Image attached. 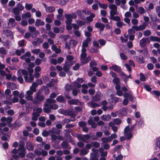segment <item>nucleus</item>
<instances>
[{"instance_id":"nucleus-1","label":"nucleus","mask_w":160,"mask_h":160,"mask_svg":"<svg viewBox=\"0 0 160 160\" xmlns=\"http://www.w3.org/2000/svg\"><path fill=\"white\" fill-rule=\"evenodd\" d=\"M122 148V146L118 145L113 149V157L116 160H122L123 158L121 154L120 151Z\"/></svg>"},{"instance_id":"nucleus-2","label":"nucleus","mask_w":160,"mask_h":160,"mask_svg":"<svg viewBox=\"0 0 160 160\" xmlns=\"http://www.w3.org/2000/svg\"><path fill=\"white\" fill-rule=\"evenodd\" d=\"M124 135L127 139H130L132 137V131L130 130L129 126H126L124 128Z\"/></svg>"},{"instance_id":"nucleus-3","label":"nucleus","mask_w":160,"mask_h":160,"mask_svg":"<svg viewBox=\"0 0 160 160\" xmlns=\"http://www.w3.org/2000/svg\"><path fill=\"white\" fill-rule=\"evenodd\" d=\"M87 54L86 52H82L81 54V61L82 63L85 64L88 63L91 59V57L88 56L87 58H86Z\"/></svg>"},{"instance_id":"nucleus-4","label":"nucleus","mask_w":160,"mask_h":160,"mask_svg":"<svg viewBox=\"0 0 160 160\" xmlns=\"http://www.w3.org/2000/svg\"><path fill=\"white\" fill-rule=\"evenodd\" d=\"M91 39L90 38H87L84 40L82 43V52H86V48L88 46V43L91 41Z\"/></svg>"},{"instance_id":"nucleus-5","label":"nucleus","mask_w":160,"mask_h":160,"mask_svg":"<svg viewBox=\"0 0 160 160\" xmlns=\"http://www.w3.org/2000/svg\"><path fill=\"white\" fill-rule=\"evenodd\" d=\"M18 151H19L18 154L20 157L22 158L25 157L26 154L25 149L23 144L20 145L19 148H18Z\"/></svg>"},{"instance_id":"nucleus-6","label":"nucleus","mask_w":160,"mask_h":160,"mask_svg":"<svg viewBox=\"0 0 160 160\" xmlns=\"http://www.w3.org/2000/svg\"><path fill=\"white\" fill-rule=\"evenodd\" d=\"M108 7L111 9L110 11V15H117V6L113 4H110L109 5Z\"/></svg>"},{"instance_id":"nucleus-7","label":"nucleus","mask_w":160,"mask_h":160,"mask_svg":"<svg viewBox=\"0 0 160 160\" xmlns=\"http://www.w3.org/2000/svg\"><path fill=\"white\" fill-rule=\"evenodd\" d=\"M78 138L79 140H82L85 142H87L90 137L88 135H79L78 136Z\"/></svg>"},{"instance_id":"nucleus-8","label":"nucleus","mask_w":160,"mask_h":160,"mask_svg":"<svg viewBox=\"0 0 160 160\" xmlns=\"http://www.w3.org/2000/svg\"><path fill=\"white\" fill-rule=\"evenodd\" d=\"M109 102L110 103H116L119 102H121L122 99L119 98L117 97H112L109 99Z\"/></svg>"},{"instance_id":"nucleus-9","label":"nucleus","mask_w":160,"mask_h":160,"mask_svg":"<svg viewBox=\"0 0 160 160\" xmlns=\"http://www.w3.org/2000/svg\"><path fill=\"white\" fill-rule=\"evenodd\" d=\"M17 23L15 22V20L13 18H10L8 22V27H13L16 26Z\"/></svg>"},{"instance_id":"nucleus-10","label":"nucleus","mask_w":160,"mask_h":160,"mask_svg":"<svg viewBox=\"0 0 160 160\" xmlns=\"http://www.w3.org/2000/svg\"><path fill=\"white\" fill-rule=\"evenodd\" d=\"M33 93L32 92L28 90L26 92V94L25 95V98L28 100L32 101V95Z\"/></svg>"},{"instance_id":"nucleus-11","label":"nucleus","mask_w":160,"mask_h":160,"mask_svg":"<svg viewBox=\"0 0 160 160\" xmlns=\"http://www.w3.org/2000/svg\"><path fill=\"white\" fill-rule=\"evenodd\" d=\"M127 109L125 108H123L121 110L118 111L117 112V114L119 116H122L126 115L127 114Z\"/></svg>"},{"instance_id":"nucleus-12","label":"nucleus","mask_w":160,"mask_h":160,"mask_svg":"<svg viewBox=\"0 0 160 160\" xmlns=\"http://www.w3.org/2000/svg\"><path fill=\"white\" fill-rule=\"evenodd\" d=\"M45 8L46 12L48 13H51L53 12L55 10V8L54 7L52 6H47L45 3L43 4Z\"/></svg>"},{"instance_id":"nucleus-13","label":"nucleus","mask_w":160,"mask_h":160,"mask_svg":"<svg viewBox=\"0 0 160 160\" xmlns=\"http://www.w3.org/2000/svg\"><path fill=\"white\" fill-rule=\"evenodd\" d=\"M45 24L44 21L39 19H37L36 20L35 22V26L36 27H38L40 26H43Z\"/></svg>"},{"instance_id":"nucleus-14","label":"nucleus","mask_w":160,"mask_h":160,"mask_svg":"<svg viewBox=\"0 0 160 160\" xmlns=\"http://www.w3.org/2000/svg\"><path fill=\"white\" fill-rule=\"evenodd\" d=\"M87 15L90 14V16L87 18L88 21L89 22H92L93 20L92 18L95 17V14L93 13H91L89 11H87Z\"/></svg>"},{"instance_id":"nucleus-15","label":"nucleus","mask_w":160,"mask_h":160,"mask_svg":"<svg viewBox=\"0 0 160 160\" xmlns=\"http://www.w3.org/2000/svg\"><path fill=\"white\" fill-rule=\"evenodd\" d=\"M76 80L77 82H75V87L80 88L81 86L80 83H82L83 82V80L82 78H78Z\"/></svg>"},{"instance_id":"nucleus-16","label":"nucleus","mask_w":160,"mask_h":160,"mask_svg":"<svg viewBox=\"0 0 160 160\" xmlns=\"http://www.w3.org/2000/svg\"><path fill=\"white\" fill-rule=\"evenodd\" d=\"M108 125L112 127V129L114 132H116L118 131V128L117 126H115L114 123L112 122H110L108 123Z\"/></svg>"},{"instance_id":"nucleus-17","label":"nucleus","mask_w":160,"mask_h":160,"mask_svg":"<svg viewBox=\"0 0 160 160\" xmlns=\"http://www.w3.org/2000/svg\"><path fill=\"white\" fill-rule=\"evenodd\" d=\"M65 17L67 19V20L66 22V23H71L72 20V18L71 17L70 14H66L65 15Z\"/></svg>"},{"instance_id":"nucleus-18","label":"nucleus","mask_w":160,"mask_h":160,"mask_svg":"<svg viewBox=\"0 0 160 160\" xmlns=\"http://www.w3.org/2000/svg\"><path fill=\"white\" fill-rule=\"evenodd\" d=\"M25 80L26 82H32L34 79V77L32 74H30L29 76V79H28V77L27 76H25L24 77Z\"/></svg>"},{"instance_id":"nucleus-19","label":"nucleus","mask_w":160,"mask_h":160,"mask_svg":"<svg viewBox=\"0 0 160 160\" xmlns=\"http://www.w3.org/2000/svg\"><path fill=\"white\" fill-rule=\"evenodd\" d=\"M101 118L103 120L108 121L110 120L111 116L109 114L103 115L101 116Z\"/></svg>"},{"instance_id":"nucleus-20","label":"nucleus","mask_w":160,"mask_h":160,"mask_svg":"<svg viewBox=\"0 0 160 160\" xmlns=\"http://www.w3.org/2000/svg\"><path fill=\"white\" fill-rule=\"evenodd\" d=\"M95 27L96 28H99L100 31L103 30L105 28L104 25L100 23H96L95 24Z\"/></svg>"},{"instance_id":"nucleus-21","label":"nucleus","mask_w":160,"mask_h":160,"mask_svg":"<svg viewBox=\"0 0 160 160\" xmlns=\"http://www.w3.org/2000/svg\"><path fill=\"white\" fill-rule=\"evenodd\" d=\"M110 69H112L117 72H119L121 71L120 68L117 65H114L109 67Z\"/></svg>"},{"instance_id":"nucleus-22","label":"nucleus","mask_w":160,"mask_h":160,"mask_svg":"<svg viewBox=\"0 0 160 160\" xmlns=\"http://www.w3.org/2000/svg\"><path fill=\"white\" fill-rule=\"evenodd\" d=\"M43 40L41 38H36L34 40V41L32 42V44L35 45L37 44H39L42 43Z\"/></svg>"},{"instance_id":"nucleus-23","label":"nucleus","mask_w":160,"mask_h":160,"mask_svg":"<svg viewBox=\"0 0 160 160\" xmlns=\"http://www.w3.org/2000/svg\"><path fill=\"white\" fill-rule=\"evenodd\" d=\"M68 102L70 104H78L80 102L78 99H72L68 101Z\"/></svg>"},{"instance_id":"nucleus-24","label":"nucleus","mask_w":160,"mask_h":160,"mask_svg":"<svg viewBox=\"0 0 160 160\" xmlns=\"http://www.w3.org/2000/svg\"><path fill=\"white\" fill-rule=\"evenodd\" d=\"M31 17V15L30 13L28 12L25 14H23L22 15V18L23 19H27V18H29Z\"/></svg>"},{"instance_id":"nucleus-25","label":"nucleus","mask_w":160,"mask_h":160,"mask_svg":"<svg viewBox=\"0 0 160 160\" xmlns=\"http://www.w3.org/2000/svg\"><path fill=\"white\" fill-rule=\"evenodd\" d=\"M88 106L91 108H94L96 107H99V105L95 102H91L88 103Z\"/></svg>"},{"instance_id":"nucleus-26","label":"nucleus","mask_w":160,"mask_h":160,"mask_svg":"<svg viewBox=\"0 0 160 160\" xmlns=\"http://www.w3.org/2000/svg\"><path fill=\"white\" fill-rule=\"evenodd\" d=\"M88 122L89 124L91 125L92 128H95L97 126V124L92 120V119H90L88 120Z\"/></svg>"},{"instance_id":"nucleus-27","label":"nucleus","mask_w":160,"mask_h":160,"mask_svg":"<svg viewBox=\"0 0 160 160\" xmlns=\"http://www.w3.org/2000/svg\"><path fill=\"white\" fill-rule=\"evenodd\" d=\"M101 140L104 143H107L111 142V139H110L109 137L107 138L103 137L101 138Z\"/></svg>"},{"instance_id":"nucleus-28","label":"nucleus","mask_w":160,"mask_h":160,"mask_svg":"<svg viewBox=\"0 0 160 160\" xmlns=\"http://www.w3.org/2000/svg\"><path fill=\"white\" fill-rule=\"evenodd\" d=\"M3 34L5 36H9L12 34V32L8 30H5L3 31Z\"/></svg>"},{"instance_id":"nucleus-29","label":"nucleus","mask_w":160,"mask_h":160,"mask_svg":"<svg viewBox=\"0 0 160 160\" xmlns=\"http://www.w3.org/2000/svg\"><path fill=\"white\" fill-rule=\"evenodd\" d=\"M127 0H115L116 4L118 6L120 5L121 3L124 4L126 3Z\"/></svg>"},{"instance_id":"nucleus-30","label":"nucleus","mask_w":160,"mask_h":160,"mask_svg":"<svg viewBox=\"0 0 160 160\" xmlns=\"http://www.w3.org/2000/svg\"><path fill=\"white\" fill-rule=\"evenodd\" d=\"M101 95V93L98 92V93H97L95 96L93 97V99L94 101H98L100 99Z\"/></svg>"},{"instance_id":"nucleus-31","label":"nucleus","mask_w":160,"mask_h":160,"mask_svg":"<svg viewBox=\"0 0 160 160\" xmlns=\"http://www.w3.org/2000/svg\"><path fill=\"white\" fill-rule=\"evenodd\" d=\"M114 15H111L110 16V18L113 20L118 21L120 20V18L118 16H114Z\"/></svg>"},{"instance_id":"nucleus-32","label":"nucleus","mask_w":160,"mask_h":160,"mask_svg":"<svg viewBox=\"0 0 160 160\" xmlns=\"http://www.w3.org/2000/svg\"><path fill=\"white\" fill-rule=\"evenodd\" d=\"M27 149L30 151L33 150V145L31 143L28 142L27 143Z\"/></svg>"},{"instance_id":"nucleus-33","label":"nucleus","mask_w":160,"mask_h":160,"mask_svg":"<svg viewBox=\"0 0 160 160\" xmlns=\"http://www.w3.org/2000/svg\"><path fill=\"white\" fill-rule=\"evenodd\" d=\"M150 39L152 41H157L160 42V38L157 37L152 36L150 37Z\"/></svg>"},{"instance_id":"nucleus-34","label":"nucleus","mask_w":160,"mask_h":160,"mask_svg":"<svg viewBox=\"0 0 160 160\" xmlns=\"http://www.w3.org/2000/svg\"><path fill=\"white\" fill-rule=\"evenodd\" d=\"M90 160H98V158L96 154L93 153H91Z\"/></svg>"},{"instance_id":"nucleus-35","label":"nucleus","mask_w":160,"mask_h":160,"mask_svg":"<svg viewBox=\"0 0 160 160\" xmlns=\"http://www.w3.org/2000/svg\"><path fill=\"white\" fill-rule=\"evenodd\" d=\"M147 39L146 38H142L140 42V45L142 47H144L146 44Z\"/></svg>"},{"instance_id":"nucleus-36","label":"nucleus","mask_w":160,"mask_h":160,"mask_svg":"<svg viewBox=\"0 0 160 160\" xmlns=\"http://www.w3.org/2000/svg\"><path fill=\"white\" fill-rule=\"evenodd\" d=\"M28 29L31 32H33L35 31L36 34H38L39 33V32L38 31H36V28L34 27L29 26Z\"/></svg>"},{"instance_id":"nucleus-37","label":"nucleus","mask_w":160,"mask_h":160,"mask_svg":"<svg viewBox=\"0 0 160 160\" xmlns=\"http://www.w3.org/2000/svg\"><path fill=\"white\" fill-rule=\"evenodd\" d=\"M25 7L26 9L28 10H30L33 7V5L31 3H26Z\"/></svg>"},{"instance_id":"nucleus-38","label":"nucleus","mask_w":160,"mask_h":160,"mask_svg":"<svg viewBox=\"0 0 160 160\" xmlns=\"http://www.w3.org/2000/svg\"><path fill=\"white\" fill-rule=\"evenodd\" d=\"M113 123H114V125H119L122 122L118 118H117L115 119H114L113 120Z\"/></svg>"},{"instance_id":"nucleus-39","label":"nucleus","mask_w":160,"mask_h":160,"mask_svg":"<svg viewBox=\"0 0 160 160\" xmlns=\"http://www.w3.org/2000/svg\"><path fill=\"white\" fill-rule=\"evenodd\" d=\"M137 11L140 14H143L145 12V10L143 8L140 7L137 9Z\"/></svg>"},{"instance_id":"nucleus-40","label":"nucleus","mask_w":160,"mask_h":160,"mask_svg":"<svg viewBox=\"0 0 160 160\" xmlns=\"http://www.w3.org/2000/svg\"><path fill=\"white\" fill-rule=\"evenodd\" d=\"M7 84L8 87L12 89L16 88L15 85L12 83L9 82Z\"/></svg>"},{"instance_id":"nucleus-41","label":"nucleus","mask_w":160,"mask_h":160,"mask_svg":"<svg viewBox=\"0 0 160 160\" xmlns=\"http://www.w3.org/2000/svg\"><path fill=\"white\" fill-rule=\"evenodd\" d=\"M25 51L23 48H22L20 50H17L16 51V53L18 56L20 55L22 53H23Z\"/></svg>"},{"instance_id":"nucleus-42","label":"nucleus","mask_w":160,"mask_h":160,"mask_svg":"<svg viewBox=\"0 0 160 160\" xmlns=\"http://www.w3.org/2000/svg\"><path fill=\"white\" fill-rule=\"evenodd\" d=\"M20 10L17 7L14 8L13 9V12L15 14L18 15L20 13Z\"/></svg>"},{"instance_id":"nucleus-43","label":"nucleus","mask_w":160,"mask_h":160,"mask_svg":"<svg viewBox=\"0 0 160 160\" xmlns=\"http://www.w3.org/2000/svg\"><path fill=\"white\" fill-rule=\"evenodd\" d=\"M39 115V114L35 112H34L33 113V117L32 118V119L34 121H36Z\"/></svg>"},{"instance_id":"nucleus-44","label":"nucleus","mask_w":160,"mask_h":160,"mask_svg":"<svg viewBox=\"0 0 160 160\" xmlns=\"http://www.w3.org/2000/svg\"><path fill=\"white\" fill-rule=\"evenodd\" d=\"M68 1V0H58V3L62 5H63L65 4Z\"/></svg>"},{"instance_id":"nucleus-45","label":"nucleus","mask_w":160,"mask_h":160,"mask_svg":"<svg viewBox=\"0 0 160 160\" xmlns=\"http://www.w3.org/2000/svg\"><path fill=\"white\" fill-rule=\"evenodd\" d=\"M16 7L18 8L20 11H22L24 9V6L20 3L17 4Z\"/></svg>"},{"instance_id":"nucleus-46","label":"nucleus","mask_w":160,"mask_h":160,"mask_svg":"<svg viewBox=\"0 0 160 160\" xmlns=\"http://www.w3.org/2000/svg\"><path fill=\"white\" fill-rule=\"evenodd\" d=\"M72 86L69 84L66 85L65 86V90L66 92H68V91L71 90L72 89Z\"/></svg>"},{"instance_id":"nucleus-47","label":"nucleus","mask_w":160,"mask_h":160,"mask_svg":"<svg viewBox=\"0 0 160 160\" xmlns=\"http://www.w3.org/2000/svg\"><path fill=\"white\" fill-rule=\"evenodd\" d=\"M77 42L73 40H71L70 42V46L71 47H73L76 45Z\"/></svg>"},{"instance_id":"nucleus-48","label":"nucleus","mask_w":160,"mask_h":160,"mask_svg":"<svg viewBox=\"0 0 160 160\" xmlns=\"http://www.w3.org/2000/svg\"><path fill=\"white\" fill-rule=\"evenodd\" d=\"M89 152V150L85 149H82L80 151V154L85 155L87 154Z\"/></svg>"},{"instance_id":"nucleus-49","label":"nucleus","mask_w":160,"mask_h":160,"mask_svg":"<svg viewBox=\"0 0 160 160\" xmlns=\"http://www.w3.org/2000/svg\"><path fill=\"white\" fill-rule=\"evenodd\" d=\"M56 100L58 102H62L64 101V98L63 97L60 96L57 97Z\"/></svg>"},{"instance_id":"nucleus-50","label":"nucleus","mask_w":160,"mask_h":160,"mask_svg":"<svg viewBox=\"0 0 160 160\" xmlns=\"http://www.w3.org/2000/svg\"><path fill=\"white\" fill-rule=\"evenodd\" d=\"M21 58L24 60L26 62L28 63L29 62L31 61V60L30 58L28 57L27 58L25 57V56H22L21 57Z\"/></svg>"},{"instance_id":"nucleus-51","label":"nucleus","mask_w":160,"mask_h":160,"mask_svg":"<svg viewBox=\"0 0 160 160\" xmlns=\"http://www.w3.org/2000/svg\"><path fill=\"white\" fill-rule=\"evenodd\" d=\"M92 147H94L96 148H98L100 146V144L98 142H91Z\"/></svg>"},{"instance_id":"nucleus-52","label":"nucleus","mask_w":160,"mask_h":160,"mask_svg":"<svg viewBox=\"0 0 160 160\" xmlns=\"http://www.w3.org/2000/svg\"><path fill=\"white\" fill-rule=\"evenodd\" d=\"M67 63V62H66V63L64 64V66L63 67V69L65 72H68L69 70V67Z\"/></svg>"},{"instance_id":"nucleus-53","label":"nucleus","mask_w":160,"mask_h":160,"mask_svg":"<svg viewBox=\"0 0 160 160\" xmlns=\"http://www.w3.org/2000/svg\"><path fill=\"white\" fill-rule=\"evenodd\" d=\"M151 93L154 94L157 97H159L160 96V92L158 90H154L152 91Z\"/></svg>"},{"instance_id":"nucleus-54","label":"nucleus","mask_w":160,"mask_h":160,"mask_svg":"<svg viewBox=\"0 0 160 160\" xmlns=\"http://www.w3.org/2000/svg\"><path fill=\"white\" fill-rule=\"evenodd\" d=\"M52 139L53 140H56L58 139L59 140H62V138L60 136L57 137L56 135H52Z\"/></svg>"},{"instance_id":"nucleus-55","label":"nucleus","mask_w":160,"mask_h":160,"mask_svg":"<svg viewBox=\"0 0 160 160\" xmlns=\"http://www.w3.org/2000/svg\"><path fill=\"white\" fill-rule=\"evenodd\" d=\"M49 58L51 61V63L55 65L57 64V61L56 59L52 58V56L50 57Z\"/></svg>"},{"instance_id":"nucleus-56","label":"nucleus","mask_w":160,"mask_h":160,"mask_svg":"<svg viewBox=\"0 0 160 160\" xmlns=\"http://www.w3.org/2000/svg\"><path fill=\"white\" fill-rule=\"evenodd\" d=\"M36 99L39 101H42L44 99V97L40 95H38L36 97Z\"/></svg>"},{"instance_id":"nucleus-57","label":"nucleus","mask_w":160,"mask_h":160,"mask_svg":"<svg viewBox=\"0 0 160 160\" xmlns=\"http://www.w3.org/2000/svg\"><path fill=\"white\" fill-rule=\"evenodd\" d=\"M110 139H111L112 141L113 139L116 138L117 137V135L115 133H113L111 134V136L109 137Z\"/></svg>"},{"instance_id":"nucleus-58","label":"nucleus","mask_w":160,"mask_h":160,"mask_svg":"<svg viewBox=\"0 0 160 160\" xmlns=\"http://www.w3.org/2000/svg\"><path fill=\"white\" fill-rule=\"evenodd\" d=\"M46 102L49 103H54L56 102V101L54 99H53L51 98H48L46 100Z\"/></svg>"},{"instance_id":"nucleus-59","label":"nucleus","mask_w":160,"mask_h":160,"mask_svg":"<svg viewBox=\"0 0 160 160\" xmlns=\"http://www.w3.org/2000/svg\"><path fill=\"white\" fill-rule=\"evenodd\" d=\"M120 57L123 60H126L128 59L127 57L123 53H121L120 54Z\"/></svg>"},{"instance_id":"nucleus-60","label":"nucleus","mask_w":160,"mask_h":160,"mask_svg":"<svg viewBox=\"0 0 160 160\" xmlns=\"http://www.w3.org/2000/svg\"><path fill=\"white\" fill-rule=\"evenodd\" d=\"M140 79L141 81H144L146 80V77H145L143 74L140 73Z\"/></svg>"},{"instance_id":"nucleus-61","label":"nucleus","mask_w":160,"mask_h":160,"mask_svg":"<svg viewBox=\"0 0 160 160\" xmlns=\"http://www.w3.org/2000/svg\"><path fill=\"white\" fill-rule=\"evenodd\" d=\"M113 82L115 84H118L119 82V79L118 78H114L113 79Z\"/></svg>"},{"instance_id":"nucleus-62","label":"nucleus","mask_w":160,"mask_h":160,"mask_svg":"<svg viewBox=\"0 0 160 160\" xmlns=\"http://www.w3.org/2000/svg\"><path fill=\"white\" fill-rule=\"evenodd\" d=\"M21 24L22 26H26L28 25V22L26 20H22L21 21Z\"/></svg>"},{"instance_id":"nucleus-63","label":"nucleus","mask_w":160,"mask_h":160,"mask_svg":"<svg viewBox=\"0 0 160 160\" xmlns=\"http://www.w3.org/2000/svg\"><path fill=\"white\" fill-rule=\"evenodd\" d=\"M156 145L159 148L160 147V137L158 138L156 142Z\"/></svg>"},{"instance_id":"nucleus-64","label":"nucleus","mask_w":160,"mask_h":160,"mask_svg":"<svg viewBox=\"0 0 160 160\" xmlns=\"http://www.w3.org/2000/svg\"><path fill=\"white\" fill-rule=\"evenodd\" d=\"M156 10L158 13V17L160 18V6L157 7L156 8Z\"/></svg>"}]
</instances>
